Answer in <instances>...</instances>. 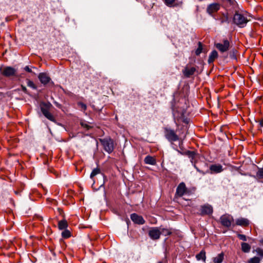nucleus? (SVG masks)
I'll return each instance as SVG.
<instances>
[{
  "label": "nucleus",
  "instance_id": "nucleus-17",
  "mask_svg": "<svg viewBox=\"0 0 263 263\" xmlns=\"http://www.w3.org/2000/svg\"><path fill=\"white\" fill-rule=\"evenodd\" d=\"M144 162L145 164H150L152 165H155L156 164V159L150 155H148L145 157L144 160Z\"/></svg>",
  "mask_w": 263,
  "mask_h": 263
},
{
  "label": "nucleus",
  "instance_id": "nucleus-33",
  "mask_svg": "<svg viewBox=\"0 0 263 263\" xmlns=\"http://www.w3.org/2000/svg\"><path fill=\"white\" fill-rule=\"evenodd\" d=\"M185 135H183L182 136H181V139L178 140L179 141V148L181 150H182L183 149V139H184V138L185 137Z\"/></svg>",
  "mask_w": 263,
  "mask_h": 263
},
{
  "label": "nucleus",
  "instance_id": "nucleus-42",
  "mask_svg": "<svg viewBox=\"0 0 263 263\" xmlns=\"http://www.w3.org/2000/svg\"><path fill=\"white\" fill-rule=\"evenodd\" d=\"M260 242L263 245V238L260 240Z\"/></svg>",
  "mask_w": 263,
  "mask_h": 263
},
{
  "label": "nucleus",
  "instance_id": "nucleus-14",
  "mask_svg": "<svg viewBox=\"0 0 263 263\" xmlns=\"http://www.w3.org/2000/svg\"><path fill=\"white\" fill-rule=\"evenodd\" d=\"M38 78L40 82L44 85L47 84L51 80L50 78L46 73H40L39 74Z\"/></svg>",
  "mask_w": 263,
  "mask_h": 263
},
{
  "label": "nucleus",
  "instance_id": "nucleus-36",
  "mask_svg": "<svg viewBox=\"0 0 263 263\" xmlns=\"http://www.w3.org/2000/svg\"><path fill=\"white\" fill-rule=\"evenodd\" d=\"M237 237L240 240H242L243 241H247V237H246V235H245L243 234H237Z\"/></svg>",
  "mask_w": 263,
  "mask_h": 263
},
{
  "label": "nucleus",
  "instance_id": "nucleus-8",
  "mask_svg": "<svg viewBox=\"0 0 263 263\" xmlns=\"http://www.w3.org/2000/svg\"><path fill=\"white\" fill-rule=\"evenodd\" d=\"M220 5L218 3H213L208 6L206 12L211 15H213V13L217 12L220 9Z\"/></svg>",
  "mask_w": 263,
  "mask_h": 263
},
{
  "label": "nucleus",
  "instance_id": "nucleus-38",
  "mask_svg": "<svg viewBox=\"0 0 263 263\" xmlns=\"http://www.w3.org/2000/svg\"><path fill=\"white\" fill-rule=\"evenodd\" d=\"M79 105L83 110H85L87 109V106L86 104L83 103H79Z\"/></svg>",
  "mask_w": 263,
  "mask_h": 263
},
{
  "label": "nucleus",
  "instance_id": "nucleus-18",
  "mask_svg": "<svg viewBox=\"0 0 263 263\" xmlns=\"http://www.w3.org/2000/svg\"><path fill=\"white\" fill-rule=\"evenodd\" d=\"M51 104L50 103H46L42 102L40 104L41 110L43 114L50 110Z\"/></svg>",
  "mask_w": 263,
  "mask_h": 263
},
{
  "label": "nucleus",
  "instance_id": "nucleus-25",
  "mask_svg": "<svg viewBox=\"0 0 263 263\" xmlns=\"http://www.w3.org/2000/svg\"><path fill=\"white\" fill-rule=\"evenodd\" d=\"M44 116L47 118L50 121L55 122L56 120L53 115H52L51 113L50 112L49 110L48 111H46L45 114H43Z\"/></svg>",
  "mask_w": 263,
  "mask_h": 263
},
{
  "label": "nucleus",
  "instance_id": "nucleus-13",
  "mask_svg": "<svg viewBox=\"0 0 263 263\" xmlns=\"http://www.w3.org/2000/svg\"><path fill=\"white\" fill-rule=\"evenodd\" d=\"M210 170L212 174H218L223 171L222 166L220 164H212L210 166Z\"/></svg>",
  "mask_w": 263,
  "mask_h": 263
},
{
  "label": "nucleus",
  "instance_id": "nucleus-11",
  "mask_svg": "<svg viewBox=\"0 0 263 263\" xmlns=\"http://www.w3.org/2000/svg\"><path fill=\"white\" fill-rule=\"evenodd\" d=\"M130 218L134 223L138 224H143L145 222L142 216L138 215L136 213L132 214Z\"/></svg>",
  "mask_w": 263,
  "mask_h": 263
},
{
  "label": "nucleus",
  "instance_id": "nucleus-7",
  "mask_svg": "<svg viewBox=\"0 0 263 263\" xmlns=\"http://www.w3.org/2000/svg\"><path fill=\"white\" fill-rule=\"evenodd\" d=\"M187 188L184 182L180 183L177 187L176 195L179 197L183 196L186 193Z\"/></svg>",
  "mask_w": 263,
  "mask_h": 263
},
{
  "label": "nucleus",
  "instance_id": "nucleus-21",
  "mask_svg": "<svg viewBox=\"0 0 263 263\" xmlns=\"http://www.w3.org/2000/svg\"><path fill=\"white\" fill-rule=\"evenodd\" d=\"M68 227V223L66 219H63L58 222V228L60 230H65Z\"/></svg>",
  "mask_w": 263,
  "mask_h": 263
},
{
  "label": "nucleus",
  "instance_id": "nucleus-32",
  "mask_svg": "<svg viewBox=\"0 0 263 263\" xmlns=\"http://www.w3.org/2000/svg\"><path fill=\"white\" fill-rule=\"evenodd\" d=\"M256 176L259 178H263V167L258 168V170L256 173Z\"/></svg>",
  "mask_w": 263,
  "mask_h": 263
},
{
  "label": "nucleus",
  "instance_id": "nucleus-20",
  "mask_svg": "<svg viewBox=\"0 0 263 263\" xmlns=\"http://www.w3.org/2000/svg\"><path fill=\"white\" fill-rule=\"evenodd\" d=\"M224 259V253L221 252L213 258V263H221Z\"/></svg>",
  "mask_w": 263,
  "mask_h": 263
},
{
  "label": "nucleus",
  "instance_id": "nucleus-29",
  "mask_svg": "<svg viewBox=\"0 0 263 263\" xmlns=\"http://www.w3.org/2000/svg\"><path fill=\"white\" fill-rule=\"evenodd\" d=\"M198 47L195 51V53L197 55H199L202 52V45L200 42L198 43Z\"/></svg>",
  "mask_w": 263,
  "mask_h": 263
},
{
  "label": "nucleus",
  "instance_id": "nucleus-22",
  "mask_svg": "<svg viewBox=\"0 0 263 263\" xmlns=\"http://www.w3.org/2000/svg\"><path fill=\"white\" fill-rule=\"evenodd\" d=\"M218 57V53L216 50H213L212 51V52L210 53L209 59H208V63L209 64L213 63L214 60L217 58Z\"/></svg>",
  "mask_w": 263,
  "mask_h": 263
},
{
  "label": "nucleus",
  "instance_id": "nucleus-41",
  "mask_svg": "<svg viewBox=\"0 0 263 263\" xmlns=\"http://www.w3.org/2000/svg\"><path fill=\"white\" fill-rule=\"evenodd\" d=\"M259 124L260 127H263V118L259 121Z\"/></svg>",
  "mask_w": 263,
  "mask_h": 263
},
{
  "label": "nucleus",
  "instance_id": "nucleus-15",
  "mask_svg": "<svg viewBox=\"0 0 263 263\" xmlns=\"http://www.w3.org/2000/svg\"><path fill=\"white\" fill-rule=\"evenodd\" d=\"M249 220L245 218H240L236 220V225L241 227H247L249 225Z\"/></svg>",
  "mask_w": 263,
  "mask_h": 263
},
{
  "label": "nucleus",
  "instance_id": "nucleus-16",
  "mask_svg": "<svg viewBox=\"0 0 263 263\" xmlns=\"http://www.w3.org/2000/svg\"><path fill=\"white\" fill-rule=\"evenodd\" d=\"M173 148L180 154L187 156L190 158L191 159L192 163L193 162V160L194 159L195 156L196 155V153L194 151H186L184 153H182L179 150L177 149L176 148L174 147H173Z\"/></svg>",
  "mask_w": 263,
  "mask_h": 263
},
{
  "label": "nucleus",
  "instance_id": "nucleus-40",
  "mask_svg": "<svg viewBox=\"0 0 263 263\" xmlns=\"http://www.w3.org/2000/svg\"><path fill=\"white\" fill-rule=\"evenodd\" d=\"M21 88H22V90L25 92V93H27V88L25 86H23V85H21Z\"/></svg>",
  "mask_w": 263,
  "mask_h": 263
},
{
  "label": "nucleus",
  "instance_id": "nucleus-12",
  "mask_svg": "<svg viewBox=\"0 0 263 263\" xmlns=\"http://www.w3.org/2000/svg\"><path fill=\"white\" fill-rule=\"evenodd\" d=\"M196 68L194 67H189L187 65L182 70L184 76L186 78H190L193 75L196 71Z\"/></svg>",
  "mask_w": 263,
  "mask_h": 263
},
{
  "label": "nucleus",
  "instance_id": "nucleus-39",
  "mask_svg": "<svg viewBox=\"0 0 263 263\" xmlns=\"http://www.w3.org/2000/svg\"><path fill=\"white\" fill-rule=\"evenodd\" d=\"M24 69L25 71L28 72H32V70L31 69L29 68V67L28 66H26L24 68Z\"/></svg>",
  "mask_w": 263,
  "mask_h": 263
},
{
  "label": "nucleus",
  "instance_id": "nucleus-9",
  "mask_svg": "<svg viewBox=\"0 0 263 263\" xmlns=\"http://www.w3.org/2000/svg\"><path fill=\"white\" fill-rule=\"evenodd\" d=\"M213 208L212 206L209 204H206L201 206L200 208V215H210L213 213Z\"/></svg>",
  "mask_w": 263,
  "mask_h": 263
},
{
  "label": "nucleus",
  "instance_id": "nucleus-3",
  "mask_svg": "<svg viewBox=\"0 0 263 263\" xmlns=\"http://www.w3.org/2000/svg\"><path fill=\"white\" fill-rule=\"evenodd\" d=\"M100 142L103 146L104 150L108 153H111L114 148V141L110 138L100 139Z\"/></svg>",
  "mask_w": 263,
  "mask_h": 263
},
{
  "label": "nucleus",
  "instance_id": "nucleus-23",
  "mask_svg": "<svg viewBox=\"0 0 263 263\" xmlns=\"http://www.w3.org/2000/svg\"><path fill=\"white\" fill-rule=\"evenodd\" d=\"M160 235L162 234L165 236L171 235L172 234V229H166L159 228Z\"/></svg>",
  "mask_w": 263,
  "mask_h": 263
},
{
  "label": "nucleus",
  "instance_id": "nucleus-19",
  "mask_svg": "<svg viewBox=\"0 0 263 263\" xmlns=\"http://www.w3.org/2000/svg\"><path fill=\"white\" fill-rule=\"evenodd\" d=\"M196 258L197 260H202L203 262L206 260V253L203 250H201L199 253L196 255Z\"/></svg>",
  "mask_w": 263,
  "mask_h": 263
},
{
  "label": "nucleus",
  "instance_id": "nucleus-1",
  "mask_svg": "<svg viewBox=\"0 0 263 263\" xmlns=\"http://www.w3.org/2000/svg\"><path fill=\"white\" fill-rule=\"evenodd\" d=\"M164 133L165 138L173 145H174V142L179 140L182 136L180 134L177 135V131L167 127L164 128Z\"/></svg>",
  "mask_w": 263,
  "mask_h": 263
},
{
  "label": "nucleus",
  "instance_id": "nucleus-27",
  "mask_svg": "<svg viewBox=\"0 0 263 263\" xmlns=\"http://www.w3.org/2000/svg\"><path fill=\"white\" fill-rule=\"evenodd\" d=\"M260 260H261L260 258H259L258 257L255 256V257H252V258L249 259V260H248L247 262V263H259Z\"/></svg>",
  "mask_w": 263,
  "mask_h": 263
},
{
  "label": "nucleus",
  "instance_id": "nucleus-37",
  "mask_svg": "<svg viewBox=\"0 0 263 263\" xmlns=\"http://www.w3.org/2000/svg\"><path fill=\"white\" fill-rule=\"evenodd\" d=\"M175 0H165V3L167 6H170L175 2Z\"/></svg>",
  "mask_w": 263,
  "mask_h": 263
},
{
  "label": "nucleus",
  "instance_id": "nucleus-5",
  "mask_svg": "<svg viewBox=\"0 0 263 263\" xmlns=\"http://www.w3.org/2000/svg\"><path fill=\"white\" fill-rule=\"evenodd\" d=\"M215 47L221 52L227 51L230 47V42L228 40H224L222 43L215 44Z\"/></svg>",
  "mask_w": 263,
  "mask_h": 263
},
{
  "label": "nucleus",
  "instance_id": "nucleus-4",
  "mask_svg": "<svg viewBox=\"0 0 263 263\" xmlns=\"http://www.w3.org/2000/svg\"><path fill=\"white\" fill-rule=\"evenodd\" d=\"M221 224L224 227L229 228L231 227L234 219L232 216L228 214L222 215L220 218Z\"/></svg>",
  "mask_w": 263,
  "mask_h": 263
},
{
  "label": "nucleus",
  "instance_id": "nucleus-26",
  "mask_svg": "<svg viewBox=\"0 0 263 263\" xmlns=\"http://www.w3.org/2000/svg\"><path fill=\"white\" fill-rule=\"evenodd\" d=\"M218 20L220 22V24H222L224 23H229V17L227 14H222Z\"/></svg>",
  "mask_w": 263,
  "mask_h": 263
},
{
  "label": "nucleus",
  "instance_id": "nucleus-6",
  "mask_svg": "<svg viewBox=\"0 0 263 263\" xmlns=\"http://www.w3.org/2000/svg\"><path fill=\"white\" fill-rule=\"evenodd\" d=\"M148 235L153 240L159 239L160 236V229L158 227L152 228L148 232Z\"/></svg>",
  "mask_w": 263,
  "mask_h": 263
},
{
  "label": "nucleus",
  "instance_id": "nucleus-35",
  "mask_svg": "<svg viewBox=\"0 0 263 263\" xmlns=\"http://www.w3.org/2000/svg\"><path fill=\"white\" fill-rule=\"evenodd\" d=\"M255 251L258 255L261 257H263V249L259 248H257L255 250Z\"/></svg>",
  "mask_w": 263,
  "mask_h": 263
},
{
  "label": "nucleus",
  "instance_id": "nucleus-10",
  "mask_svg": "<svg viewBox=\"0 0 263 263\" xmlns=\"http://www.w3.org/2000/svg\"><path fill=\"white\" fill-rule=\"evenodd\" d=\"M16 72V70L15 69L12 67L7 66L4 68L2 73L5 77H9L14 76Z\"/></svg>",
  "mask_w": 263,
  "mask_h": 263
},
{
  "label": "nucleus",
  "instance_id": "nucleus-31",
  "mask_svg": "<svg viewBox=\"0 0 263 263\" xmlns=\"http://www.w3.org/2000/svg\"><path fill=\"white\" fill-rule=\"evenodd\" d=\"M80 124L82 126V127H83L84 128H85L87 130H88L90 128H92V126H91L90 125H89L88 123H86V121H81L80 122Z\"/></svg>",
  "mask_w": 263,
  "mask_h": 263
},
{
  "label": "nucleus",
  "instance_id": "nucleus-28",
  "mask_svg": "<svg viewBox=\"0 0 263 263\" xmlns=\"http://www.w3.org/2000/svg\"><path fill=\"white\" fill-rule=\"evenodd\" d=\"M62 236L64 238H69L71 236L70 232L68 230H64L62 233Z\"/></svg>",
  "mask_w": 263,
  "mask_h": 263
},
{
  "label": "nucleus",
  "instance_id": "nucleus-30",
  "mask_svg": "<svg viewBox=\"0 0 263 263\" xmlns=\"http://www.w3.org/2000/svg\"><path fill=\"white\" fill-rule=\"evenodd\" d=\"M101 172V171H100V169L99 168H95L92 170V172L91 173V174H90V178H93V177L94 176H95L96 175H97V174H100Z\"/></svg>",
  "mask_w": 263,
  "mask_h": 263
},
{
  "label": "nucleus",
  "instance_id": "nucleus-43",
  "mask_svg": "<svg viewBox=\"0 0 263 263\" xmlns=\"http://www.w3.org/2000/svg\"><path fill=\"white\" fill-rule=\"evenodd\" d=\"M194 166H195V167L196 168L197 171H198V172H199V169H198L197 167H196L195 165H194Z\"/></svg>",
  "mask_w": 263,
  "mask_h": 263
},
{
  "label": "nucleus",
  "instance_id": "nucleus-24",
  "mask_svg": "<svg viewBox=\"0 0 263 263\" xmlns=\"http://www.w3.org/2000/svg\"><path fill=\"white\" fill-rule=\"evenodd\" d=\"M241 250L245 253H248L251 250V246L247 243L242 242L241 244Z\"/></svg>",
  "mask_w": 263,
  "mask_h": 263
},
{
  "label": "nucleus",
  "instance_id": "nucleus-2",
  "mask_svg": "<svg viewBox=\"0 0 263 263\" xmlns=\"http://www.w3.org/2000/svg\"><path fill=\"white\" fill-rule=\"evenodd\" d=\"M249 20L243 14L236 12L233 17V22L237 26L242 28L246 26Z\"/></svg>",
  "mask_w": 263,
  "mask_h": 263
},
{
  "label": "nucleus",
  "instance_id": "nucleus-34",
  "mask_svg": "<svg viewBox=\"0 0 263 263\" xmlns=\"http://www.w3.org/2000/svg\"><path fill=\"white\" fill-rule=\"evenodd\" d=\"M27 84L28 86L34 89H36V87L35 85L34 84V83L29 80H27Z\"/></svg>",
  "mask_w": 263,
  "mask_h": 263
}]
</instances>
